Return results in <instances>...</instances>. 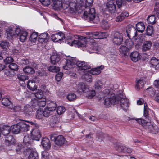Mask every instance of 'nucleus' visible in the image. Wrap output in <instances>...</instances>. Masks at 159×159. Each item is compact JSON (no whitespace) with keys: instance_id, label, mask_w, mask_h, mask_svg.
Segmentation results:
<instances>
[{"instance_id":"49530a36","label":"nucleus","mask_w":159,"mask_h":159,"mask_svg":"<svg viewBox=\"0 0 159 159\" xmlns=\"http://www.w3.org/2000/svg\"><path fill=\"white\" fill-rule=\"evenodd\" d=\"M144 84V81L141 79L136 80V85L135 87L137 89H139L140 86L143 87Z\"/></svg>"},{"instance_id":"dca6fc26","label":"nucleus","mask_w":159,"mask_h":159,"mask_svg":"<svg viewBox=\"0 0 159 159\" xmlns=\"http://www.w3.org/2000/svg\"><path fill=\"white\" fill-rule=\"evenodd\" d=\"M75 64L80 70H86L91 68L90 66L84 61H78Z\"/></svg>"},{"instance_id":"603ef678","label":"nucleus","mask_w":159,"mask_h":159,"mask_svg":"<svg viewBox=\"0 0 159 159\" xmlns=\"http://www.w3.org/2000/svg\"><path fill=\"white\" fill-rule=\"evenodd\" d=\"M156 17L154 15H152L148 17L147 20L149 24H154L156 22Z\"/></svg>"},{"instance_id":"f257e3e1","label":"nucleus","mask_w":159,"mask_h":159,"mask_svg":"<svg viewBox=\"0 0 159 159\" xmlns=\"http://www.w3.org/2000/svg\"><path fill=\"white\" fill-rule=\"evenodd\" d=\"M78 2L82 10L86 9L83 14L84 17L89 18V21L94 24H98L99 22V16L95 15V9L93 8H90L93 2V0H78Z\"/></svg>"},{"instance_id":"a211bd4d","label":"nucleus","mask_w":159,"mask_h":159,"mask_svg":"<svg viewBox=\"0 0 159 159\" xmlns=\"http://www.w3.org/2000/svg\"><path fill=\"white\" fill-rule=\"evenodd\" d=\"M49 38L48 33H42L39 36L38 41L42 43H45L48 41Z\"/></svg>"},{"instance_id":"a878e982","label":"nucleus","mask_w":159,"mask_h":159,"mask_svg":"<svg viewBox=\"0 0 159 159\" xmlns=\"http://www.w3.org/2000/svg\"><path fill=\"white\" fill-rule=\"evenodd\" d=\"M78 88L80 91H81L84 93H87L89 91V89L87 85L83 83H80L78 85Z\"/></svg>"},{"instance_id":"7c9ffc66","label":"nucleus","mask_w":159,"mask_h":159,"mask_svg":"<svg viewBox=\"0 0 159 159\" xmlns=\"http://www.w3.org/2000/svg\"><path fill=\"white\" fill-rule=\"evenodd\" d=\"M152 45V43L151 41H145L144 42L142 46L143 50L145 51L149 50L150 48Z\"/></svg>"},{"instance_id":"a19ab883","label":"nucleus","mask_w":159,"mask_h":159,"mask_svg":"<svg viewBox=\"0 0 159 159\" xmlns=\"http://www.w3.org/2000/svg\"><path fill=\"white\" fill-rule=\"evenodd\" d=\"M103 87L104 84L101 81H98L95 83L94 87L96 90H101Z\"/></svg>"},{"instance_id":"423d86ee","label":"nucleus","mask_w":159,"mask_h":159,"mask_svg":"<svg viewBox=\"0 0 159 159\" xmlns=\"http://www.w3.org/2000/svg\"><path fill=\"white\" fill-rule=\"evenodd\" d=\"M116 102L117 101H120V106L124 110H125L128 108L129 106V100L125 96L120 94L116 98Z\"/></svg>"},{"instance_id":"2f4dec72","label":"nucleus","mask_w":159,"mask_h":159,"mask_svg":"<svg viewBox=\"0 0 159 159\" xmlns=\"http://www.w3.org/2000/svg\"><path fill=\"white\" fill-rule=\"evenodd\" d=\"M136 30L139 32H142L145 29L144 25L142 22L138 23L136 25Z\"/></svg>"},{"instance_id":"a18cd8bd","label":"nucleus","mask_w":159,"mask_h":159,"mask_svg":"<svg viewBox=\"0 0 159 159\" xmlns=\"http://www.w3.org/2000/svg\"><path fill=\"white\" fill-rule=\"evenodd\" d=\"M38 158L37 153L34 151L31 152L28 157V159H38Z\"/></svg>"},{"instance_id":"cd10ccee","label":"nucleus","mask_w":159,"mask_h":159,"mask_svg":"<svg viewBox=\"0 0 159 159\" xmlns=\"http://www.w3.org/2000/svg\"><path fill=\"white\" fill-rule=\"evenodd\" d=\"M50 59L51 64L55 65L59 61L60 57L57 54H54L51 57Z\"/></svg>"},{"instance_id":"774afa93","label":"nucleus","mask_w":159,"mask_h":159,"mask_svg":"<svg viewBox=\"0 0 159 159\" xmlns=\"http://www.w3.org/2000/svg\"><path fill=\"white\" fill-rule=\"evenodd\" d=\"M63 75V73L62 72H59L55 76L56 80L57 81H59L61 79Z\"/></svg>"},{"instance_id":"4d7b16f0","label":"nucleus","mask_w":159,"mask_h":159,"mask_svg":"<svg viewBox=\"0 0 159 159\" xmlns=\"http://www.w3.org/2000/svg\"><path fill=\"white\" fill-rule=\"evenodd\" d=\"M153 27L148 26L146 28V34L148 36H151L153 33Z\"/></svg>"},{"instance_id":"6e6552de","label":"nucleus","mask_w":159,"mask_h":159,"mask_svg":"<svg viewBox=\"0 0 159 159\" xmlns=\"http://www.w3.org/2000/svg\"><path fill=\"white\" fill-rule=\"evenodd\" d=\"M126 32L127 36L130 39L131 38L132 39L135 41L137 40V32L136 29L134 27L128 26L126 30Z\"/></svg>"},{"instance_id":"f8f14e48","label":"nucleus","mask_w":159,"mask_h":159,"mask_svg":"<svg viewBox=\"0 0 159 159\" xmlns=\"http://www.w3.org/2000/svg\"><path fill=\"white\" fill-rule=\"evenodd\" d=\"M31 135L32 139L34 140L38 141L41 137V134L38 127L32 129Z\"/></svg>"},{"instance_id":"1a4fd4ad","label":"nucleus","mask_w":159,"mask_h":159,"mask_svg":"<svg viewBox=\"0 0 159 159\" xmlns=\"http://www.w3.org/2000/svg\"><path fill=\"white\" fill-rule=\"evenodd\" d=\"M113 42L117 45H120L123 41V34L118 32H116L112 36Z\"/></svg>"},{"instance_id":"13d9d810","label":"nucleus","mask_w":159,"mask_h":159,"mask_svg":"<svg viewBox=\"0 0 159 159\" xmlns=\"http://www.w3.org/2000/svg\"><path fill=\"white\" fill-rule=\"evenodd\" d=\"M116 3L118 7L120 8L122 6L125 5L126 2L125 0H116Z\"/></svg>"},{"instance_id":"bb28decb","label":"nucleus","mask_w":159,"mask_h":159,"mask_svg":"<svg viewBox=\"0 0 159 159\" xmlns=\"http://www.w3.org/2000/svg\"><path fill=\"white\" fill-rule=\"evenodd\" d=\"M11 129V127L7 125H4L2 129V133L4 136L8 135Z\"/></svg>"},{"instance_id":"8fccbe9b","label":"nucleus","mask_w":159,"mask_h":159,"mask_svg":"<svg viewBox=\"0 0 159 159\" xmlns=\"http://www.w3.org/2000/svg\"><path fill=\"white\" fill-rule=\"evenodd\" d=\"M37 110V111L36 115V118L39 119L43 118V111L40 108H39Z\"/></svg>"},{"instance_id":"4468645a","label":"nucleus","mask_w":159,"mask_h":159,"mask_svg":"<svg viewBox=\"0 0 159 159\" xmlns=\"http://www.w3.org/2000/svg\"><path fill=\"white\" fill-rule=\"evenodd\" d=\"M64 38V34L61 32H60L56 34H52L51 37V39L53 41L55 42L61 41Z\"/></svg>"},{"instance_id":"5fc2aeb1","label":"nucleus","mask_w":159,"mask_h":159,"mask_svg":"<svg viewBox=\"0 0 159 159\" xmlns=\"http://www.w3.org/2000/svg\"><path fill=\"white\" fill-rule=\"evenodd\" d=\"M65 111V108L63 106H59L57 109V112L58 115H61Z\"/></svg>"},{"instance_id":"b1692460","label":"nucleus","mask_w":159,"mask_h":159,"mask_svg":"<svg viewBox=\"0 0 159 159\" xmlns=\"http://www.w3.org/2000/svg\"><path fill=\"white\" fill-rule=\"evenodd\" d=\"M151 67L156 69H159V60L155 57H152L150 60Z\"/></svg>"},{"instance_id":"39448f33","label":"nucleus","mask_w":159,"mask_h":159,"mask_svg":"<svg viewBox=\"0 0 159 159\" xmlns=\"http://www.w3.org/2000/svg\"><path fill=\"white\" fill-rule=\"evenodd\" d=\"M67 43L71 46L80 48L85 46L86 41L85 37L81 36L79 37L78 39L74 40L71 42H67Z\"/></svg>"},{"instance_id":"4c0bfd02","label":"nucleus","mask_w":159,"mask_h":159,"mask_svg":"<svg viewBox=\"0 0 159 159\" xmlns=\"http://www.w3.org/2000/svg\"><path fill=\"white\" fill-rule=\"evenodd\" d=\"M27 33L25 31H22L19 35V39L20 41L23 42L26 39Z\"/></svg>"},{"instance_id":"ddd939ff","label":"nucleus","mask_w":159,"mask_h":159,"mask_svg":"<svg viewBox=\"0 0 159 159\" xmlns=\"http://www.w3.org/2000/svg\"><path fill=\"white\" fill-rule=\"evenodd\" d=\"M90 38L95 39H101L106 38L107 36V33L105 32H96L93 33H90Z\"/></svg>"},{"instance_id":"3c124183","label":"nucleus","mask_w":159,"mask_h":159,"mask_svg":"<svg viewBox=\"0 0 159 159\" xmlns=\"http://www.w3.org/2000/svg\"><path fill=\"white\" fill-rule=\"evenodd\" d=\"M143 115L145 118H149V117L148 116V108L147 106V104H144Z\"/></svg>"},{"instance_id":"20e7f679","label":"nucleus","mask_w":159,"mask_h":159,"mask_svg":"<svg viewBox=\"0 0 159 159\" xmlns=\"http://www.w3.org/2000/svg\"><path fill=\"white\" fill-rule=\"evenodd\" d=\"M105 97H107L105 98L104 105L107 107L111 105H114L116 103V99L115 95L114 93H110L108 89H105L103 92Z\"/></svg>"},{"instance_id":"864d4df0","label":"nucleus","mask_w":159,"mask_h":159,"mask_svg":"<svg viewBox=\"0 0 159 159\" xmlns=\"http://www.w3.org/2000/svg\"><path fill=\"white\" fill-rule=\"evenodd\" d=\"M16 150L17 153L21 154L24 151V147L22 144L18 145Z\"/></svg>"},{"instance_id":"c756f323","label":"nucleus","mask_w":159,"mask_h":159,"mask_svg":"<svg viewBox=\"0 0 159 159\" xmlns=\"http://www.w3.org/2000/svg\"><path fill=\"white\" fill-rule=\"evenodd\" d=\"M128 16L129 13L127 12H124L117 17L116 18V21L117 22L121 21Z\"/></svg>"},{"instance_id":"37998d69","label":"nucleus","mask_w":159,"mask_h":159,"mask_svg":"<svg viewBox=\"0 0 159 159\" xmlns=\"http://www.w3.org/2000/svg\"><path fill=\"white\" fill-rule=\"evenodd\" d=\"M82 79L88 82H92V77L91 75L88 73H86L82 76Z\"/></svg>"},{"instance_id":"393cba45","label":"nucleus","mask_w":159,"mask_h":159,"mask_svg":"<svg viewBox=\"0 0 159 159\" xmlns=\"http://www.w3.org/2000/svg\"><path fill=\"white\" fill-rule=\"evenodd\" d=\"M104 66L101 65L97 67L92 69L89 72L94 75H98L101 73V70H102Z\"/></svg>"},{"instance_id":"412c9836","label":"nucleus","mask_w":159,"mask_h":159,"mask_svg":"<svg viewBox=\"0 0 159 159\" xmlns=\"http://www.w3.org/2000/svg\"><path fill=\"white\" fill-rule=\"evenodd\" d=\"M131 59L134 62H137L141 59V56L137 52H133L130 55Z\"/></svg>"},{"instance_id":"5701e85b","label":"nucleus","mask_w":159,"mask_h":159,"mask_svg":"<svg viewBox=\"0 0 159 159\" xmlns=\"http://www.w3.org/2000/svg\"><path fill=\"white\" fill-rule=\"evenodd\" d=\"M5 137V143L7 146L12 145L15 143V139L12 135H7Z\"/></svg>"},{"instance_id":"9b49d317","label":"nucleus","mask_w":159,"mask_h":159,"mask_svg":"<svg viewBox=\"0 0 159 159\" xmlns=\"http://www.w3.org/2000/svg\"><path fill=\"white\" fill-rule=\"evenodd\" d=\"M2 105L5 106H9V108L10 109L13 110L15 111H18L20 110V107H19L14 106L13 107L11 103V101L8 98H3L2 100Z\"/></svg>"},{"instance_id":"4be33fe9","label":"nucleus","mask_w":159,"mask_h":159,"mask_svg":"<svg viewBox=\"0 0 159 159\" xmlns=\"http://www.w3.org/2000/svg\"><path fill=\"white\" fill-rule=\"evenodd\" d=\"M53 1L52 5L55 9H63V3L60 0H52Z\"/></svg>"},{"instance_id":"6ab92c4d","label":"nucleus","mask_w":159,"mask_h":159,"mask_svg":"<svg viewBox=\"0 0 159 159\" xmlns=\"http://www.w3.org/2000/svg\"><path fill=\"white\" fill-rule=\"evenodd\" d=\"M41 144L44 149L46 150H48L50 148V142L49 139L45 137L43 139Z\"/></svg>"},{"instance_id":"0eeeda50","label":"nucleus","mask_w":159,"mask_h":159,"mask_svg":"<svg viewBox=\"0 0 159 159\" xmlns=\"http://www.w3.org/2000/svg\"><path fill=\"white\" fill-rule=\"evenodd\" d=\"M50 136L51 140L54 141L55 143L58 146H62L66 142L62 135H60L57 136L56 134H53L51 135Z\"/></svg>"},{"instance_id":"e2e57ef3","label":"nucleus","mask_w":159,"mask_h":159,"mask_svg":"<svg viewBox=\"0 0 159 159\" xmlns=\"http://www.w3.org/2000/svg\"><path fill=\"white\" fill-rule=\"evenodd\" d=\"M9 68L13 70L16 71L18 70L17 65L15 63H11L9 65Z\"/></svg>"},{"instance_id":"bf43d9fd","label":"nucleus","mask_w":159,"mask_h":159,"mask_svg":"<svg viewBox=\"0 0 159 159\" xmlns=\"http://www.w3.org/2000/svg\"><path fill=\"white\" fill-rule=\"evenodd\" d=\"M121 150L119 149V151H121L123 152H127L128 153H130L131 152V149L130 148H128L124 146H122L121 147Z\"/></svg>"},{"instance_id":"052dcab7","label":"nucleus","mask_w":159,"mask_h":159,"mask_svg":"<svg viewBox=\"0 0 159 159\" xmlns=\"http://www.w3.org/2000/svg\"><path fill=\"white\" fill-rule=\"evenodd\" d=\"M67 98L70 101H73L76 98V96L73 93H70L68 95Z\"/></svg>"},{"instance_id":"473e14b6","label":"nucleus","mask_w":159,"mask_h":159,"mask_svg":"<svg viewBox=\"0 0 159 159\" xmlns=\"http://www.w3.org/2000/svg\"><path fill=\"white\" fill-rule=\"evenodd\" d=\"M35 84V83L33 81L29 80L28 81L27 84V88L30 90H35L37 88Z\"/></svg>"},{"instance_id":"2eb2a0df","label":"nucleus","mask_w":159,"mask_h":159,"mask_svg":"<svg viewBox=\"0 0 159 159\" xmlns=\"http://www.w3.org/2000/svg\"><path fill=\"white\" fill-rule=\"evenodd\" d=\"M75 63V59L71 58L66 61V64L63 66V68L66 70H69L74 67Z\"/></svg>"},{"instance_id":"7ed1b4c3","label":"nucleus","mask_w":159,"mask_h":159,"mask_svg":"<svg viewBox=\"0 0 159 159\" xmlns=\"http://www.w3.org/2000/svg\"><path fill=\"white\" fill-rule=\"evenodd\" d=\"M137 122L141 125L145 129L148 130L149 132L153 134H156L158 132V127L154 125L151 122L150 120H135Z\"/></svg>"},{"instance_id":"69168bd1","label":"nucleus","mask_w":159,"mask_h":159,"mask_svg":"<svg viewBox=\"0 0 159 159\" xmlns=\"http://www.w3.org/2000/svg\"><path fill=\"white\" fill-rule=\"evenodd\" d=\"M42 159H49V157L48 153L46 151H44L42 152Z\"/></svg>"},{"instance_id":"680f3d73","label":"nucleus","mask_w":159,"mask_h":159,"mask_svg":"<svg viewBox=\"0 0 159 159\" xmlns=\"http://www.w3.org/2000/svg\"><path fill=\"white\" fill-rule=\"evenodd\" d=\"M35 97L40 100L41 99L43 96V92L42 91H39L38 92L35 93Z\"/></svg>"},{"instance_id":"f704fd0d","label":"nucleus","mask_w":159,"mask_h":159,"mask_svg":"<svg viewBox=\"0 0 159 159\" xmlns=\"http://www.w3.org/2000/svg\"><path fill=\"white\" fill-rule=\"evenodd\" d=\"M20 128V123L19 125L16 124L14 125L12 127V131L15 134H17L21 131Z\"/></svg>"},{"instance_id":"58836bf2","label":"nucleus","mask_w":159,"mask_h":159,"mask_svg":"<svg viewBox=\"0 0 159 159\" xmlns=\"http://www.w3.org/2000/svg\"><path fill=\"white\" fill-rule=\"evenodd\" d=\"M6 32L8 37L15 35V28L8 27L6 29Z\"/></svg>"},{"instance_id":"f03ea898","label":"nucleus","mask_w":159,"mask_h":159,"mask_svg":"<svg viewBox=\"0 0 159 159\" xmlns=\"http://www.w3.org/2000/svg\"><path fill=\"white\" fill-rule=\"evenodd\" d=\"M63 9H67L68 12L71 14L75 13L80 10H82L80 4L75 2H70L69 0H64L63 2Z\"/></svg>"},{"instance_id":"c9c22d12","label":"nucleus","mask_w":159,"mask_h":159,"mask_svg":"<svg viewBox=\"0 0 159 159\" xmlns=\"http://www.w3.org/2000/svg\"><path fill=\"white\" fill-rule=\"evenodd\" d=\"M124 45L129 50L133 47L134 43L131 39H127L125 41Z\"/></svg>"},{"instance_id":"79ce46f5","label":"nucleus","mask_w":159,"mask_h":159,"mask_svg":"<svg viewBox=\"0 0 159 159\" xmlns=\"http://www.w3.org/2000/svg\"><path fill=\"white\" fill-rule=\"evenodd\" d=\"M57 107V105L55 102H51L48 104V106L47 107L50 111H53L56 110Z\"/></svg>"},{"instance_id":"ea45409f","label":"nucleus","mask_w":159,"mask_h":159,"mask_svg":"<svg viewBox=\"0 0 159 159\" xmlns=\"http://www.w3.org/2000/svg\"><path fill=\"white\" fill-rule=\"evenodd\" d=\"M0 46L2 49L7 50L10 46L9 43L6 41H2L0 42Z\"/></svg>"},{"instance_id":"09e8293b","label":"nucleus","mask_w":159,"mask_h":159,"mask_svg":"<svg viewBox=\"0 0 159 159\" xmlns=\"http://www.w3.org/2000/svg\"><path fill=\"white\" fill-rule=\"evenodd\" d=\"M23 143L27 146H29L31 143V140L29 136H25L23 139Z\"/></svg>"},{"instance_id":"f3484780","label":"nucleus","mask_w":159,"mask_h":159,"mask_svg":"<svg viewBox=\"0 0 159 159\" xmlns=\"http://www.w3.org/2000/svg\"><path fill=\"white\" fill-rule=\"evenodd\" d=\"M106 9L111 13H115L116 11V6L112 2H109L106 4Z\"/></svg>"},{"instance_id":"c85d7f7f","label":"nucleus","mask_w":159,"mask_h":159,"mask_svg":"<svg viewBox=\"0 0 159 159\" xmlns=\"http://www.w3.org/2000/svg\"><path fill=\"white\" fill-rule=\"evenodd\" d=\"M33 110V108L29 105H26L24 107V111L26 116L31 115Z\"/></svg>"},{"instance_id":"e433bc0d","label":"nucleus","mask_w":159,"mask_h":159,"mask_svg":"<svg viewBox=\"0 0 159 159\" xmlns=\"http://www.w3.org/2000/svg\"><path fill=\"white\" fill-rule=\"evenodd\" d=\"M119 50L120 53L124 56L126 55V53L129 51L124 44L120 47Z\"/></svg>"},{"instance_id":"9d476101","label":"nucleus","mask_w":159,"mask_h":159,"mask_svg":"<svg viewBox=\"0 0 159 159\" xmlns=\"http://www.w3.org/2000/svg\"><path fill=\"white\" fill-rule=\"evenodd\" d=\"M31 104L33 108L35 110H37L40 107H43L46 105V102L44 101L34 98L32 99L31 102Z\"/></svg>"},{"instance_id":"aec40b11","label":"nucleus","mask_w":159,"mask_h":159,"mask_svg":"<svg viewBox=\"0 0 159 159\" xmlns=\"http://www.w3.org/2000/svg\"><path fill=\"white\" fill-rule=\"evenodd\" d=\"M41 66V64H36L35 63H34L33 65L34 68L38 70L37 72L39 75L40 76L47 75V74L46 72L44 70V69L42 68L41 69V68H40Z\"/></svg>"},{"instance_id":"de8ad7c7","label":"nucleus","mask_w":159,"mask_h":159,"mask_svg":"<svg viewBox=\"0 0 159 159\" xmlns=\"http://www.w3.org/2000/svg\"><path fill=\"white\" fill-rule=\"evenodd\" d=\"M38 36V33L36 32H33L30 35L29 39L30 41L34 43L37 40V38Z\"/></svg>"},{"instance_id":"c03bdc74","label":"nucleus","mask_w":159,"mask_h":159,"mask_svg":"<svg viewBox=\"0 0 159 159\" xmlns=\"http://www.w3.org/2000/svg\"><path fill=\"white\" fill-rule=\"evenodd\" d=\"M25 73L28 74H33L35 72L34 69L31 67L26 66L23 69Z\"/></svg>"},{"instance_id":"0e129e2a","label":"nucleus","mask_w":159,"mask_h":159,"mask_svg":"<svg viewBox=\"0 0 159 159\" xmlns=\"http://www.w3.org/2000/svg\"><path fill=\"white\" fill-rule=\"evenodd\" d=\"M13 61V58L11 57H6L4 60V62L6 64H10Z\"/></svg>"},{"instance_id":"72a5a7b5","label":"nucleus","mask_w":159,"mask_h":159,"mask_svg":"<svg viewBox=\"0 0 159 159\" xmlns=\"http://www.w3.org/2000/svg\"><path fill=\"white\" fill-rule=\"evenodd\" d=\"M20 125L21 131H27L29 130V126L25 123V121H22L20 123Z\"/></svg>"},{"instance_id":"6e6d98bb","label":"nucleus","mask_w":159,"mask_h":159,"mask_svg":"<svg viewBox=\"0 0 159 159\" xmlns=\"http://www.w3.org/2000/svg\"><path fill=\"white\" fill-rule=\"evenodd\" d=\"M48 70L53 72H57L60 70V68L58 67L55 66H50L48 67Z\"/></svg>"},{"instance_id":"338daca9","label":"nucleus","mask_w":159,"mask_h":159,"mask_svg":"<svg viewBox=\"0 0 159 159\" xmlns=\"http://www.w3.org/2000/svg\"><path fill=\"white\" fill-rule=\"evenodd\" d=\"M49 110L47 107L44 109V111H43V116L46 117H48L49 115L50 112Z\"/></svg>"}]
</instances>
